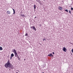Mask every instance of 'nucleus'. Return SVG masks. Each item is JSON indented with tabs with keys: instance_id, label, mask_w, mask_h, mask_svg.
Here are the masks:
<instances>
[{
	"instance_id": "nucleus-11",
	"label": "nucleus",
	"mask_w": 73,
	"mask_h": 73,
	"mask_svg": "<svg viewBox=\"0 0 73 73\" xmlns=\"http://www.w3.org/2000/svg\"><path fill=\"white\" fill-rule=\"evenodd\" d=\"M37 1H38V3H39V4H40V0H36Z\"/></svg>"
},
{
	"instance_id": "nucleus-6",
	"label": "nucleus",
	"mask_w": 73,
	"mask_h": 73,
	"mask_svg": "<svg viewBox=\"0 0 73 73\" xmlns=\"http://www.w3.org/2000/svg\"><path fill=\"white\" fill-rule=\"evenodd\" d=\"M48 56H49V57H52H52H53V56L51 53H50V54L48 55Z\"/></svg>"
},
{
	"instance_id": "nucleus-2",
	"label": "nucleus",
	"mask_w": 73,
	"mask_h": 73,
	"mask_svg": "<svg viewBox=\"0 0 73 73\" xmlns=\"http://www.w3.org/2000/svg\"><path fill=\"white\" fill-rule=\"evenodd\" d=\"M30 28L31 29H33V30H34V31H36V30H37V29H36V28H35V26H32V27H31Z\"/></svg>"
},
{
	"instance_id": "nucleus-4",
	"label": "nucleus",
	"mask_w": 73,
	"mask_h": 73,
	"mask_svg": "<svg viewBox=\"0 0 73 73\" xmlns=\"http://www.w3.org/2000/svg\"><path fill=\"white\" fill-rule=\"evenodd\" d=\"M58 9L59 10H60V11H62V7L59 6L58 7Z\"/></svg>"
},
{
	"instance_id": "nucleus-22",
	"label": "nucleus",
	"mask_w": 73,
	"mask_h": 73,
	"mask_svg": "<svg viewBox=\"0 0 73 73\" xmlns=\"http://www.w3.org/2000/svg\"><path fill=\"white\" fill-rule=\"evenodd\" d=\"M52 54H54V52H52Z\"/></svg>"
},
{
	"instance_id": "nucleus-27",
	"label": "nucleus",
	"mask_w": 73,
	"mask_h": 73,
	"mask_svg": "<svg viewBox=\"0 0 73 73\" xmlns=\"http://www.w3.org/2000/svg\"><path fill=\"white\" fill-rule=\"evenodd\" d=\"M44 0V1H45V0Z\"/></svg>"
},
{
	"instance_id": "nucleus-10",
	"label": "nucleus",
	"mask_w": 73,
	"mask_h": 73,
	"mask_svg": "<svg viewBox=\"0 0 73 73\" xmlns=\"http://www.w3.org/2000/svg\"><path fill=\"white\" fill-rule=\"evenodd\" d=\"M14 56V54L13 53H12L11 54V57H13Z\"/></svg>"
},
{
	"instance_id": "nucleus-14",
	"label": "nucleus",
	"mask_w": 73,
	"mask_h": 73,
	"mask_svg": "<svg viewBox=\"0 0 73 73\" xmlns=\"http://www.w3.org/2000/svg\"><path fill=\"white\" fill-rule=\"evenodd\" d=\"M65 12H68V9H66L65 10Z\"/></svg>"
},
{
	"instance_id": "nucleus-7",
	"label": "nucleus",
	"mask_w": 73,
	"mask_h": 73,
	"mask_svg": "<svg viewBox=\"0 0 73 73\" xmlns=\"http://www.w3.org/2000/svg\"><path fill=\"white\" fill-rule=\"evenodd\" d=\"M15 57H17V58L19 57V55L17 54H16L15 55Z\"/></svg>"
},
{
	"instance_id": "nucleus-28",
	"label": "nucleus",
	"mask_w": 73,
	"mask_h": 73,
	"mask_svg": "<svg viewBox=\"0 0 73 73\" xmlns=\"http://www.w3.org/2000/svg\"><path fill=\"white\" fill-rule=\"evenodd\" d=\"M9 70H10V69H9Z\"/></svg>"
},
{
	"instance_id": "nucleus-20",
	"label": "nucleus",
	"mask_w": 73,
	"mask_h": 73,
	"mask_svg": "<svg viewBox=\"0 0 73 73\" xmlns=\"http://www.w3.org/2000/svg\"><path fill=\"white\" fill-rule=\"evenodd\" d=\"M12 56H11V57L10 58V60H11V59H12Z\"/></svg>"
},
{
	"instance_id": "nucleus-3",
	"label": "nucleus",
	"mask_w": 73,
	"mask_h": 73,
	"mask_svg": "<svg viewBox=\"0 0 73 73\" xmlns=\"http://www.w3.org/2000/svg\"><path fill=\"white\" fill-rule=\"evenodd\" d=\"M13 52H14L15 55V54H17V52H16V50L15 49L13 50Z\"/></svg>"
},
{
	"instance_id": "nucleus-17",
	"label": "nucleus",
	"mask_w": 73,
	"mask_h": 73,
	"mask_svg": "<svg viewBox=\"0 0 73 73\" xmlns=\"http://www.w3.org/2000/svg\"><path fill=\"white\" fill-rule=\"evenodd\" d=\"M71 9L72 11H73V8L72 7H71Z\"/></svg>"
},
{
	"instance_id": "nucleus-19",
	"label": "nucleus",
	"mask_w": 73,
	"mask_h": 73,
	"mask_svg": "<svg viewBox=\"0 0 73 73\" xmlns=\"http://www.w3.org/2000/svg\"><path fill=\"white\" fill-rule=\"evenodd\" d=\"M69 13L70 14H71V11H69Z\"/></svg>"
},
{
	"instance_id": "nucleus-25",
	"label": "nucleus",
	"mask_w": 73,
	"mask_h": 73,
	"mask_svg": "<svg viewBox=\"0 0 73 73\" xmlns=\"http://www.w3.org/2000/svg\"><path fill=\"white\" fill-rule=\"evenodd\" d=\"M35 18H36V17H35Z\"/></svg>"
},
{
	"instance_id": "nucleus-12",
	"label": "nucleus",
	"mask_w": 73,
	"mask_h": 73,
	"mask_svg": "<svg viewBox=\"0 0 73 73\" xmlns=\"http://www.w3.org/2000/svg\"><path fill=\"white\" fill-rule=\"evenodd\" d=\"M36 5H35V4H34V9H36Z\"/></svg>"
},
{
	"instance_id": "nucleus-16",
	"label": "nucleus",
	"mask_w": 73,
	"mask_h": 73,
	"mask_svg": "<svg viewBox=\"0 0 73 73\" xmlns=\"http://www.w3.org/2000/svg\"><path fill=\"white\" fill-rule=\"evenodd\" d=\"M25 36H28V33H26V34L25 35Z\"/></svg>"
},
{
	"instance_id": "nucleus-24",
	"label": "nucleus",
	"mask_w": 73,
	"mask_h": 73,
	"mask_svg": "<svg viewBox=\"0 0 73 73\" xmlns=\"http://www.w3.org/2000/svg\"><path fill=\"white\" fill-rule=\"evenodd\" d=\"M25 60H26V59H24V61H25Z\"/></svg>"
},
{
	"instance_id": "nucleus-1",
	"label": "nucleus",
	"mask_w": 73,
	"mask_h": 73,
	"mask_svg": "<svg viewBox=\"0 0 73 73\" xmlns=\"http://www.w3.org/2000/svg\"><path fill=\"white\" fill-rule=\"evenodd\" d=\"M6 68H9L10 69H13V65L12 64H11L9 60H8L7 62L6 63L5 65Z\"/></svg>"
},
{
	"instance_id": "nucleus-23",
	"label": "nucleus",
	"mask_w": 73,
	"mask_h": 73,
	"mask_svg": "<svg viewBox=\"0 0 73 73\" xmlns=\"http://www.w3.org/2000/svg\"><path fill=\"white\" fill-rule=\"evenodd\" d=\"M17 58L18 59V60H20V58L19 57L18 58Z\"/></svg>"
},
{
	"instance_id": "nucleus-18",
	"label": "nucleus",
	"mask_w": 73,
	"mask_h": 73,
	"mask_svg": "<svg viewBox=\"0 0 73 73\" xmlns=\"http://www.w3.org/2000/svg\"><path fill=\"white\" fill-rule=\"evenodd\" d=\"M46 39H43V41H44V40H45V41H46Z\"/></svg>"
},
{
	"instance_id": "nucleus-15",
	"label": "nucleus",
	"mask_w": 73,
	"mask_h": 73,
	"mask_svg": "<svg viewBox=\"0 0 73 73\" xmlns=\"http://www.w3.org/2000/svg\"><path fill=\"white\" fill-rule=\"evenodd\" d=\"M21 16L22 17H25V15H21Z\"/></svg>"
},
{
	"instance_id": "nucleus-8",
	"label": "nucleus",
	"mask_w": 73,
	"mask_h": 73,
	"mask_svg": "<svg viewBox=\"0 0 73 73\" xmlns=\"http://www.w3.org/2000/svg\"><path fill=\"white\" fill-rule=\"evenodd\" d=\"M7 13L8 15H10L11 14V12L9 11H7Z\"/></svg>"
},
{
	"instance_id": "nucleus-13",
	"label": "nucleus",
	"mask_w": 73,
	"mask_h": 73,
	"mask_svg": "<svg viewBox=\"0 0 73 73\" xmlns=\"http://www.w3.org/2000/svg\"><path fill=\"white\" fill-rule=\"evenodd\" d=\"M3 48H2V47L0 46V50H3Z\"/></svg>"
},
{
	"instance_id": "nucleus-21",
	"label": "nucleus",
	"mask_w": 73,
	"mask_h": 73,
	"mask_svg": "<svg viewBox=\"0 0 73 73\" xmlns=\"http://www.w3.org/2000/svg\"><path fill=\"white\" fill-rule=\"evenodd\" d=\"M72 52L73 53V49L72 50Z\"/></svg>"
},
{
	"instance_id": "nucleus-26",
	"label": "nucleus",
	"mask_w": 73,
	"mask_h": 73,
	"mask_svg": "<svg viewBox=\"0 0 73 73\" xmlns=\"http://www.w3.org/2000/svg\"><path fill=\"white\" fill-rule=\"evenodd\" d=\"M16 73H18V72H16Z\"/></svg>"
},
{
	"instance_id": "nucleus-5",
	"label": "nucleus",
	"mask_w": 73,
	"mask_h": 73,
	"mask_svg": "<svg viewBox=\"0 0 73 73\" xmlns=\"http://www.w3.org/2000/svg\"><path fill=\"white\" fill-rule=\"evenodd\" d=\"M62 50L64 52H66V49L65 47H63Z\"/></svg>"
},
{
	"instance_id": "nucleus-9",
	"label": "nucleus",
	"mask_w": 73,
	"mask_h": 73,
	"mask_svg": "<svg viewBox=\"0 0 73 73\" xmlns=\"http://www.w3.org/2000/svg\"><path fill=\"white\" fill-rule=\"evenodd\" d=\"M13 14L15 15V9H13Z\"/></svg>"
}]
</instances>
